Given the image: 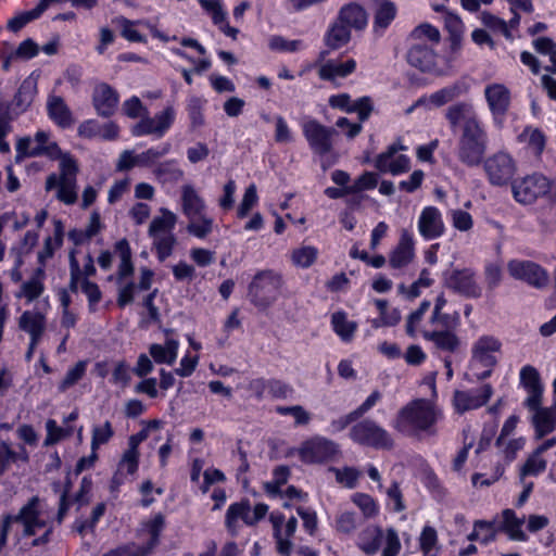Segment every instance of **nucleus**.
<instances>
[{"mask_svg":"<svg viewBox=\"0 0 556 556\" xmlns=\"http://www.w3.org/2000/svg\"><path fill=\"white\" fill-rule=\"evenodd\" d=\"M445 286L468 299H478L482 294V288L477 281L476 273L470 268L454 269L446 274Z\"/></svg>","mask_w":556,"mask_h":556,"instance_id":"nucleus-16","label":"nucleus"},{"mask_svg":"<svg viewBox=\"0 0 556 556\" xmlns=\"http://www.w3.org/2000/svg\"><path fill=\"white\" fill-rule=\"evenodd\" d=\"M395 15L396 8L392 2L383 1L380 3L374 16V33L378 36H381L395 18Z\"/></svg>","mask_w":556,"mask_h":556,"instance_id":"nucleus-41","label":"nucleus"},{"mask_svg":"<svg viewBox=\"0 0 556 556\" xmlns=\"http://www.w3.org/2000/svg\"><path fill=\"white\" fill-rule=\"evenodd\" d=\"M301 40H288L281 36H271L268 40V47L273 51L279 52H295L302 48Z\"/></svg>","mask_w":556,"mask_h":556,"instance_id":"nucleus-62","label":"nucleus"},{"mask_svg":"<svg viewBox=\"0 0 556 556\" xmlns=\"http://www.w3.org/2000/svg\"><path fill=\"white\" fill-rule=\"evenodd\" d=\"M153 173L162 182H176L184 176V172L174 160L160 163Z\"/></svg>","mask_w":556,"mask_h":556,"instance_id":"nucleus-53","label":"nucleus"},{"mask_svg":"<svg viewBox=\"0 0 556 556\" xmlns=\"http://www.w3.org/2000/svg\"><path fill=\"white\" fill-rule=\"evenodd\" d=\"M352 502L361 509L365 518H374L379 513L377 502L369 494L357 492L352 495Z\"/></svg>","mask_w":556,"mask_h":556,"instance_id":"nucleus-54","label":"nucleus"},{"mask_svg":"<svg viewBox=\"0 0 556 556\" xmlns=\"http://www.w3.org/2000/svg\"><path fill=\"white\" fill-rule=\"evenodd\" d=\"M520 382L528 392L525 405L528 408H536L541 405L543 386L538 369L531 365L523 366L520 370Z\"/></svg>","mask_w":556,"mask_h":556,"instance_id":"nucleus-23","label":"nucleus"},{"mask_svg":"<svg viewBox=\"0 0 556 556\" xmlns=\"http://www.w3.org/2000/svg\"><path fill=\"white\" fill-rule=\"evenodd\" d=\"M400 150H405V147L396 143L388 147L387 151L380 153L375 159V167L381 173H390L392 175L408 172L410 168V160L407 155L400 154Z\"/></svg>","mask_w":556,"mask_h":556,"instance_id":"nucleus-20","label":"nucleus"},{"mask_svg":"<svg viewBox=\"0 0 556 556\" xmlns=\"http://www.w3.org/2000/svg\"><path fill=\"white\" fill-rule=\"evenodd\" d=\"M331 325L333 331L341 338L344 342L352 341L356 330L357 323L353 320H349L348 314L345 312H336L331 316Z\"/></svg>","mask_w":556,"mask_h":556,"instance_id":"nucleus-39","label":"nucleus"},{"mask_svg":"<svg viewBox=\"0 0 556 556\" xmlns=\"http://www.w3.org/2000/svg\"><path fill=\"white\" fill-rule=\"evenodd\" d=\"M378 185V176L372 172H365L352 185L349 186V191L358 193L364 190L375 189Z\"/></svg>","mask_w":556,"mask_h":556,"instance_id":"nucleus-63","label":"nucleus"},{"mask_svg":"<svg viewBox=\"0 0 556 556\" xmlns=\"http://www.w3.org/2000/svg\"><path fill=\"white\" fill-rule=\"evenodd\" d=\"M467 89L460 85V84H454L447 87H444L435 92H433L429 97V101L434 106H442L448 102H452L453 100L457 99L458 97L467 93Z\"/></svg>","mask_w":556,"mask_h":556,"instance_id":"nucleus-47","label":"nucleus"},{"mask_svg":"<svg viewBox=\"0 0 556 556\" xmlns=\"http://www.w3.org/2000/svg\"><path fill=\"white\" fill-rule=\"evenodd\" d=\"M547 467V460L536 451H533L520 467L519 477L523 480L526 477H536L544 472Z\"/></svg>","mask_w":556,"mask_h":556,"instance_id":"nucleus-46","label":"nucleus"},{"mask_svg":"<svg viewBox=\"0 0 556 556\" xmlns=\"http://www.w3.org/2000/svg\"><path fill=\"white\" fill-rule=\"evenodd\" d=\"M257 201L258 197L256 186L252 184L244 191L242 201L237 208V217H247L250 211L257 204Z\"/></svg>","mask_w":556,"mask_h":556,"instance_id":"nucleus-58","label":"nucleus"},{"mask_svg":"<svg viewBox=\"0 0 556 556\" xmlns=\"http://www.w3.org/2000/svg\"><path fill=\"white\" fill-rule=\"evenodd\" d=\"M175 110L173 106L165 108L162 112L150 117L148 113L131 127V135L135 137L154 136L162 138L172 127L175 121Z\"/></svg>","mask_w":556,"mask_h":556,"instance_id":"nucleus-14","label":"nucleus"},{"mask_svg":"<svg viewBox=\"0 0 556 556\" xmlns=\"http://www.w3.org/2000/svg\"><path fill=\"white\" fill-rule=\"evenodd\" d=\"M504 528L509 538L514 541L526 542L528 540L527 534L522 531L523 519L516 516L514 510L505 509L503 511Z\"/></svg>","mask_w":556,"mask_h":556,"instance_id":"nucleus-48","label":"nucleus"},{"mask_svg":"<svg viewBox=\"0 0 556 556\" xmlns=\"http://www.w3.org/2000/svg\"><path fill=\"white\" fill-rule=\"evenodd\" d=\"M170 150L169 143H164L157 148H150L137 154V162L141 167H148L156 163L157 160L166 155Z\"/></svg>","mask_w":556,"mask_h":556,"instance_id":"nucleus-56","label":"nucleus"},{"mask_svg":"<svg viewBox=\"0 0 556 556\" xmlns=\"http://www.w3.org/2000/svg\"><path fill=\"white\" fill-rule=\"evenodd\" d=\"M77 161L70 154L61 157L59 174H50L46 180V190H56L55 197L66 205L76 203L77 194Z\"/></svg>","mask_w":556,"mask_h":556,"instance_id":"nucleus-6","label":"nucleus"},{"mask_svg":"<svg viewBox=\"0 0 556 556\" xmlns=\"http://www.w3.org/2000/svg\"><path fill=\"white\" fill-rule=\"evenodd\" d=\"M508 273L518 280L526 281L528 285L541 289L548 283L547 271L539 264L531 261L511 260L507 264Z\"/></svg>","mask_w":556,"mask_h":556,"instance_id":"nucleus-15","label":"nucleus"},{"mask_svg":"<svg viewBox=\"0 0 556 556\" xmlns=\"http://www.w3.org/2000/svg\"><path fill=\"white\" fill-rule=\"evenodd\" d=\"M355 70L356 62L354 59H349L344 62L329 60L319 67L318 76L323 80L332 81L336 78H344L351 75Z\"/></svg>","mask_w":556,"mask_h":556,"instance_id":"nucleus-31","label":"nucleus"},{"mask_svg":"<svg viewBox=\"0 0 556 556\" xmlns=\"http://www.w3.org/2000/svg\"><path fill=\"white\" fill-rule=\"evenodd\" d=\"M49 117L61 128H68L74 124L73 115L65 101L58 96H51L47 102Z\"/></svg>","mask_w":556,"mask_h":556,"instance_id":"nucleus-34","label":"nucleus"},{"mask_svg":"<svg viewBox=\"0 0 556 556\" xmlns=\"http://www.w3.org/2000/svg\"><path fill=\"white\" fill-rule=\"evenodd\" d=\"M161 213L162 215L154 217L150 224L148 232L151 238L173 233L175 228L176 215L167 208H161Z\"/></svg>","mask_w":556,"mask_h":556,"instance_id":"nucleus-40","label":"nucleus"},{"mask_svg":"<svg viewBox=\"0 0 556 556\" xmlns=\"http://www.w3.org/2000/svg\"><path fill=\"white\" fill-rule=\"evenodd\" d=\"M114 253L119 258V264L114 276H110L109 280H114L117 287L116 304L119 308L131 304L135 300L136 290H150L154 271L148 267L139 269V281L136 285L132 280L135 266L132 263V253L127 239H121L114 244Z\"/></svg>","mask_w":556,"mask_h":556,"instance_id":"nucleus-3","label":"nucleus"},{"mask_svg":"<svg viewBox=\"0 0 556 556\" xmlns=\"http://www.w3.org/2000/svg\"><path fill=\"white\" fill-rule=\"evenodd\" d=\"M269 520L274 529V538L276 540V548L279 554H286L291 551L292 543L283 538L282 527L285 522V516L281 513H271Z\"/></svg>","mask_w":556,"mask_h":556,"instance_id":"nucleus-51","label":"nucleus"},{"mask_svg":"<svg viewBox=\"0 0 556 556\" xmlns=\"http://www.w3.org/2000/svg\"><path fill=\"white\" fill-rule=\"evenodd\" d=\"M318 254L317 248L301 245L292 250L290 257L294 266L308 268L317 261Z\"/></svg>","mask_w":556,"mask_h":556,"instance_id":"nucleus-49","label":"nucleus"},{"mask_svg":"<svg viewBox=\"0 0 556 556\" xmlns=\"http://www.w3.org/2000/svg\"><path fill=\"white\" fill-rule=\"evenodd\" d=\"M179 342L173 338H167L165 343H153L149 346V353L156 364L173 365L178 355Z\"/></svg>","mask_w":556,"mask_h":556,"instance_id":"nucleus-37","label":"nucleus"},{"mask_svg":"<svg viewBox=\"0 0 556 556\" xmlns=\"http://www.w3.org/2000/svg\"><path fill=\"white\" fill-rule=\"evenodd\" d=\"M445 118L452 129L462 124L457 142L459 162L468 167L478 166L488 148V134L473 105L469 102L455 103L447 108Z\"/></svg>","mask_w":556,"mask_h":556,"instance_id":"nucleus-1","label":"nucleus"},{"mask_svg":"<svg viewBox=\"0 0 556 556\" xmlns=\"http://www.w3.org/2000/svg\"><path fill=\"white\" fill-rule=\"evenodd\" d=\"M20 330L29 336V340L41 341L47 329L46 315L38 311H25L18 317Z\"/></svg>","mask_w":556,"mask_h":556,"instance_id":"nucleus-26","label":"nucleus"},{"mask_svg":"<svg viewBox=\"0 0 556 556\" xmlns=\"http://www.w3.org/2000/svg\"><path fill=\"white\" fill-rule=\"evenodd\" d=\"M276 412L281 416L290 415L294 418L295 426H304L311 421V415L301 405L278 406Z\"/></svg>","mask_w":556,"mask_h":556,"instance_id":"nucleus-60","label":"nucleus"},{"mask_svg":"<svg viewBox=\"0 0 556 556\" xmlns=\"http://www.w3.org/2000/svg\"><path fill=\"white\" fill-rule=\"evenodd\" d=\"M518 140L526 143L527 147L533 152L534 155L539 156L544 151L546 144V138L539 128L526 127L522 132L518 136Z\"/></svg>","mask_w":556,"mask_h":556,"instance_id":"nucleus-44","label":"nucleus"},{"mask_svg":"<svg viewBox=\"0 0 556 556\" xmlns=\"http://www.w3.org/2000/svg\"><path fill=\"white\" fill-rule=\"evenodd\" d=\"M181 206L187 217L205 212L206 208L204 200L190 185H186L181 189Z\"/></svg>","mask_w":556,"mask_h":556,"instance_id":"nucleus-38","label":"nucleus"},{"mask_svg":"<svg viewBox=\"0 0 556 556\" xmlns=\"http://www.w3.org/2000/svg\"><path fill=\"white\" fill-rule=\"evenodd\" d=\"M139 452L126 450L117 466L119 475L127 476L136 473L139 467Z\"/></svg>","mask_w":556,"mask_h":556,"instance_id":"nucleus-61","label":"nucleus"},{"mask_svg":"<svg viewBox=\"0 0 556 556\" xmlns=\"http://www.w3.org/2000/svg\"><path fill=\"white\" fill-rule=\"evenodd\" d=\"M302 131L311 150L320 156L333 149V138L338 134L332 127H327L317 119L308 118L302 123Z\"/></svg>","mask_w":556,"mask_h":556,"instance_id":"nucleus-13","label":"nucleus"},{"mask_svg":"<svg viewBox=\"0 0 556 556\" xmlns=\"http://www.w3.org/2000/svg\"><path fill=\"white\" fill-rule=\"evenodd\" d=\"M118 102L119 94L114 87L104 81L94 85L92 104L98 115L111 117L115 113Z\"/></svg>","mask_w":556,"mask_h":556,"instance_id":"nucleus-21","label":"nucleus"},{"mask_svg":"<svg viewBox=\"0 0 556 556\" xmlns=\"http://www.w3.org/2000/svg\"><path fill=\"white\" fill-rule=\"evenodd\" d=\"M340 454L339 445L325 437L315 435L300 445L298 455L305 464H324Z\"/></svg>","mask_w":556,"mask_h":556,"instance_id":"nucleus-12","label":"nucleus"},{"mask_svg":"<svg viewBox=\"0 0 556 556\" xmlns=\"http://www.w3.org/2000/svg\"><path fill=\"white\" fill-rule=\"evenodd\" d=\"M33 141L35 150H40V155L59 159L60 161L65 155L55 142L49 141V134L46 131H37Z\"/></svg>","mask_w":556,"mask_h":556,"instance_id":"nucleus-52","label":"nucleus"},{"mask_svg":"<svg viewBox=\"0 0 556 556\" xmlns=\"http://www.w3.org/2000/svg\"><path fill=\"white\" fill-rule=\"evenodd\" d=\"M493 395V387L484 383L478 389L456 390L453 394V406L457 414L478 409L484 406Z\"/></svg>","mask_w":556,"mask_h":556,"instance_id":"nucleus-18","label":"nucleus"},{"mask_svg":"<svg viewBox=\"0 0 556 556\" xmlns=\"http://www.w3.org/2000/svg\"><path fill=\"white\" fill-rule=\"evenodd\" d=\"M17 460L27 462L28 455L24 446L20 447V452L13 451L5 442L0 443V477L7 471L9 466Z\"/></svg>","mask_w":556,"mask_h":556,"instance_id":"nucleus-50","label":"nucleus"},{"mask_svg":"<svg viewBox=\"0 0 556 556\" xmlns=\"http://www.w3.org/2000/svg\"><path fill=\"white\" fill-rule=\"evenodd\" d=\"M114 431L110 421H105L101 426L93 427L91 438V450H97L106 444L113 437Z\"/></svg>","mask_w":556,"mask_h":556,"instance_id":"nucleus-59","label":"nucleus"},{"mask_svg":"<svg viewBox=\"0 0 556 556\" xmlns=\"http://www.w3.org/2000/svg\"><path fill=\"white\" fill-rule=\"evenodd\" d=\"M45 278L46 271L43 267H38L31 277L21 285L20 291L15 293V296L26 299L28 303L37 300L45 291Z\"/></svg>","mask_w":556,"mask_h":556,"instance_id":"nucleus-33","label":"nucleus"},{"mask_svg":"<svg viewBox=\"0 0 556 556\" xmlns=\"http://www.w3.org/2000/svg\"><path fill=\"white\" fill-rule=\"evenodd\" d=\"M358 526V517L354 511H341L336 518V528L339 532L351 533Z\"/></svg>","mask_w":556,"mask_h":556,"instance_id":"nucleus-64","label":"nucleus"},{"mask_svg":"<svg viewBox=\"0 0 556 556\" xmlns=\"http://www.w3.org/2000/svg\"><path fill=\"white\" fill-rule=\"evenodd\" d=\"M351 39L352 31L334 18L329 24L323 40L330 51H336L346 46Z\"/></svg>","mask_w":556,"mask_h":556,"instance_id":"nucleus-32","label":"nucleus"},{"mask_svg":"<svg viewBox=\"0 0 556 556\" xmlns=\"http://www.w3.org/2000/svg\"><path fill=\"white\" fill-rule=\"evenodd\" d=\"M336 20L343 24L351 31H363L368 24V14L366 10L356 2H350L340 8Z\"/></svg>","mask_w":556,"mask_h":556,"instance_id":"nucleus-25","label":"nucleus"},{"mask_svg":"<svg viewBox=\"0 0 556 556\" xmlns=\"http://www.w3.org/2000/svg\"><path fill=\"white\" fill-rule=\"evenodd\" d=\"M382 538L381 528L368 526L358 533L356 545L366 555H375L380 548Z\"/></svg>","mask_w":556,"mask_h":556,"instance_id":"nucleus-36","label":"nucleus"},{"mask_svg":"<svg viewBox=\"0 0 556 556\" xmlns=\"http://www.w3.org/2000/svg\"><path fill=\"white\" fill-rule=\"evenodd\" d=\"M443 418L442 410L426 399L408 402L396 414L392 427L408 438L421 439L438 433L437 424Z\"/></svg>","mask_w":556,"mask_h":556,"instance_id":"nucleus-2","label":"nucleus"},{"mask_svg":"<svg viewBox=\"0 0 556 556\" xmlns=\"http://www.w3.org/2000/svg\"><path fill=\"white\" fill-rule=\"evenodd\" d=\"M447 300L443 293L437 296L432 313L429 320L426 324L447 326L450 324H459L458 313L447 314L443 313V308L446 305Z\"/></svg>","mask_w":556,"mask_h":556,"instance_id":"nucleus-42","label":"nucleus"},{"mask_svg":"<svg viewBox=\"0 0 556 556\" xmlns=\"http://www.w3.org/2000/svg\"><path fill=\"white\" fill-rule=\"evenodd\" d=\"M165 527V517L163 514L159 513L154 515L151 519L147 520L142 523V530L149 534V540L143 545H136L135 548L139 553V556H148L160 543V534Z\"/></svg>","mask_w":556,"mask_h":556,"instance_id":"nucleus-29","label":"nucleus"},{"mask_svg":"<svg viewBox=\"0 0 556 556\" xmlns=\"http://www.w3.org/2000/svg\"><path fill=\"white\" fill-rule=\"evenodd\" d=\"M187 218L189 220L187 230L194 237L204 239L213 231L214 219L207 216L205 212Z\"/></svg>","mask_w":556,"mask_h":556,"instance_id":"nucleus-43","label":"nucleus"},{"mask_svg":"<svg viewBox=\"0 0 556 556\" xmlns=\"http://www.w3.org/2000/svg\"><path fill=\"white\" fill-rule=\"evenodd\" d=\"M459 324H450L447 326L425 324L422 337L432 342L439 350L454 353L459 346V339L455 333Z\"/></svg>","mask_w":556,"mask_h":556,"instance_id":"nucleus-19","label":"nucleus"},{"mask_svg":"<svg viewBox=\"0 0 556 556\" xmlns=\"http://www.w3.org/2000/svg\"><path fill=\"white\" fill-rule=\"evenodd\" d=\"M87 362L79 361L72 368H70L59 384V391L65 392L67 389L76 384L86 374Z\"/></svg>","mask_w":556,"mask_h":556,"instance_id":"nucleus-55","label":"nucleus"},{"mask_svg":"<svg viewBox=\"0 0 556 556\" xmlns=\"http://www.w3.org/2000/svg\"><path fill=\"white\" fill-rule=\"evenodd\" d=\"M418 230L426 240L441 237L445 230L440 211L434 206L422 210L418 219Z\"/></svg>","mask_w":556,"mask_h":556,"instance_id":"nucleus-24","label":"nucleus"},{"mask_svg":"<svg viewBox=\"0 0 556 556\" xmlns=\"http://www.w3.org/2000/svg\"><path fill=\"white\" fill-rule=\"evenodd\" d=\"M153 245L156 250L157 257L161 262L166 260L173 252V248L176 243V237L174 233L152 237Z\"/></svg>","mask_w":556,"mask_h":556,"instance_id":"nucleus-57","label":"nucleus"},{"mask_svg":"<svg viewBox=\"0 0 556 556\" xmlns=\"http://www.w3.org/2000/svg\"><path fill=\"white\" fill-rule=\"evenodd\" d=\"M201 8L211 16L212 22L226 36L236 39L239 29L231 27L227 22V12L224 9L222 0H199Z\"/></svg>","mask_w":556,"mask_h":556,"instance_id":"nucleus-27","label":"nucleus"},{"mask_svg":"<svg viewBox=\"0 0 556 556\" xmlns=\"http://www.w3.org/2000/svg\"><path fill=\"white\" fill-rule=\"evenodd\" d=\"M415 241L412 233L403 229L396 245L389 253L388 262L393 269H403L415 260Z\"/></svg>","mask_w":556,"mask_h":556,"instance_id":"nucleus-22","label":"nucleus"},{"mask_svg":"<svg viewBox=\"0 0 556 556\" xmlns=\"http://www.w3.org/2000/svg\"><path fill=\"white\" fill-rule=\"evenodd\" d=\"M440 41L441 34L435 26L422 23L415 27L407 37L408 49L406 60L408 64L422 73H438L439 56L434 51V47Z\"/></svg>","mask_w":556,"mask_h":556,"instance_id":"nucleus-4","label":"nucleus"},{"mask_svg":"<svg viewBox=\"0 0 556 556\" xmlns=\"http://www.w3.org/2000/svg\"><path fill=\"white\" fill-rule=\"evenodd\" d=\"M283 278L279 273L264 269L255 274L248 288L251 303L260 309L269 307L279 296Z\"/></svg>","mask_w":556,"mask_h":556,"instance_id":"nucleus-7","label":"nucleus"},{"mask_svg":"<svg viewBox=\"0 0 556 556\" xmlns=\"http://www.w3.org/2000/svg\"><path fill=\"white\" fill-rule=\"evenodd\" d=\"M22 527V536L29 538L37 534V530L47 526L43 519L42 500L35 495L24 504L17 514H4L1 516L0 552L4 548L12 525Z\"/></svg>","mask_w":556,"mask_h":556,"instance_id":"nucleus-5","label":"nucleus"},{"mask_svg":"<svg viewBox=\"0 0 556 556\" xmlns=\"http://www.w3.org/2000/svg\"><path fill=\"white\" fill-rule=\"evenodd\" d=\"M529 409L534 412L532 416V425L534 427L536 439H542L555 430L556 410L553 405L551 407H541V405H539L536 408Z\"/></svg>","mask_w":556,"mask_h":556,"instance_id":"nucleus-30","label":"nucleus"},{"mask_svg":"<svg viewBox=\"0 0 556 556\" xmlns=\"http://www.w3.org/2000/svg\"><path fill=\"white\" fill-rule=\"evenodd\" d=\"M268 506L264 503L256 504L252 509L249 500H241L229 505L225 516V527L231 536H236L240 529V520L245 526L253 527L266 516Z\"/></svg>","mask_w":556,"mask_h":556,"instance_id":"nucleus-9","label":"nucleus"},{"mask_svg":"<svg viewBox=\"0 0 556 556\" xmlns=\"http://www.w3.org/2000/svg\"><path fill=\"white\" fill-rule=\"evenodd\" d=\"M484 98L495 123H502L511 104V92L504 84L492 83L484 88Z\"/></svg>","mask_w":556,"mask_h":556,"instance_id":"nucleus-17","label":"nucleus"},{"mask_svg":"<svg viewBox=\"0 0 556 556\" xmlns=\"http://www.w3.org/2000/svg\"><path fill=\"white\" fill-rule=\"evenodd\" d=\"M36 94H37L36 81L30 77L23 80V83L21 84L17 92L15 93V96L11 102L12 111L16 114L25 112L33 103Z\"/></svg>","mask_w":556,"mask_h":556,"instance_id":"nucleus-35","label":"nucleus"},{"mask_svg":"<svg viewBox=\"0 0 556 556\" xmlns=\"http://www.w3.org/2000/svg\"><path fill=\"white\" fill-rule=\"evenodd\" d=\"M350 438L357 444L376 450H391L394 440L391 433L372 419H364L350 430Z\"/></svg>","mask_w":556,"mask_h":556,"instance_id":"nucleus-8","label":"nucleus"},{"mask_svg":"<svg viewBox=\"0 0 556 556\" xmlns=\"http://www.w3.org/2000/svg\"><path fill=\"white\" fill-rule=\"evenodd\" d=\"M483 169L492 186L502 187L511 182L517 164L509 153L498 151L483 161Z\"/></svg>","mask_w":556,"mask_h":556,"instance_id":"nucleus-11","label":"nucleus"},{"mask_svg":"<svg viewBox=\"0 0 556 556\" xmlns=\"http://www.w3.org/2000/svg\"><path fill=\"white\" fill-rule=\"evenodd\" d=\"M430 305V301L424 300L419 304L418 308L408 315L405 324V332L408 337L416 338L418 332L422 334L425 325L421 327V323L425 314L429 311Z\"/></svg>","mask_w":556,"mask_h":556,"instance_id":"nucleus-45","label":"nucleus"},{"mask_svg":"<svg viewBox=\"0 0 556 556\" xmlns=\"http://www.w3.org/2000/svg\"><path fill=\"white\" fill-rule=\"evenodd\" d=\"M552 188L551 180L542 174L534 173L511 181L514 199L523 205L533 204L546 195Z\"/></svg>","mask_w":556,"mask_h":556,"instance_id":"nucleus-10","label":"nucleus"},{"mask_svg":"<svg viewBox=\"0 0 556 556\" xmlns=\"http://www.w3.org/2000/svg\"><path fill=\"white\" fill-rule=\"evenodd\" d=\"M501 349V342L492 336H482L472 346V362L480 363L484 367H493L496 358L493 353Z\"/></svg>","mask_w":556,"mask_h":556,"instance_id":"nucleus-28","label":"nucleus"}]
</instances>
